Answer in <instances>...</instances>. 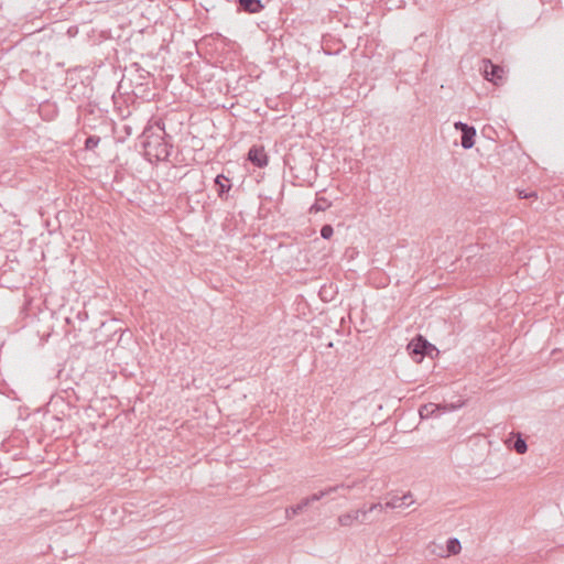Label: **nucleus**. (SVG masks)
<instances>
[{"mask_svg": "<svg viewBox=\"0 0 564 564\" xmlns=\"http://www.w3.org/2000/svg\"><path fill=\"white\" fill-rule=\"evenodd\" d=\"M375 509L383 510V506L381 503H372L368 508L347 512L338 517V522L343 527H350L354 522L365 523L369 520V517L372 514ZM373 520L375 518L370 519V521Z\"/></svg>", "mask_w": 564, "mask_h": 564, "instance_id": "nucleus-1", "label": "nucleus"}, {"mask_svg": "<svg viewBox=\"0 0 564 564\" xmlns=\"http://www.w3.org/2000/svg\"><path fill=\"white\" fill-rule=\"evenodd\" d=\"M148 155L154 156L158 161L167 160L171 155L172 145L162 137H149L144 142Z\"/></svg>", "mask_w": 564, "mask_h": 564, "instance_id": "nucleus-2", "label": "nucleus"}, {"mask_svg": "<svg viewBox=\"0 0 564 564\" xmlns=\"http://www.w3.org/2000/svg\"><path fill=\"white\" fill-rule=\"evenodd\" d=\"M410 356L415 362H420L426 355H431L436 348L422 336H416L408 345Z\"/></svg>", "mask_w": 564, "mask_h": 564, "instance_id": "nucleus-3", "label": "nucleus"}, {"mask_svg": "<svg viewBox=\"0 0 564 564\" xmlns=\"http://www.w3.org/2000/svg\"><path fill=\"white\" fill-rule=\"evenodd\" d=\"M454 127L462 133V147L466 150L471 149L475 144L476 129L462 121L455 122Z\"/></svg>", "mask_w": 564, "mask_h": 564, "instance_id": "nucleus-4", "label": "nucleus"}, {"mask_svg": "<svg viewBox=\"0 0 564 564\" xmlns=\"http://www.w3.org/2000/svg\"><path fill=\"white\" fill-rule=\"evenodd\" d=\"M482 64L484 65L481 67V72L484 74V77L487 80L492 82L494 84L497 85L498 82L503 78V74H505L503 68L500 67L499 65L494 64L489 59H484Z\"/></svg>", "mask_w": 564, "mask_h": 564, "instance_id": "nucleus-5", "label": "nucleus"}, {"mask_svg": "<svg viewBox=\"0 0 564 564\" xmlns=\"http://www.w3.org/2000/svg\"><path fill=\"white\" fill-rule=\"evenodd\" d=\"M248 160L257 167H264L268 165V155L263 147H251L248 151Z\"/></svg>", "mask_w": 564, "mask_h": 564, "instance_id": "nucleus-6", "label": "nucleus"}, {"mask_svg": "<svg viewBox=\"0 0 564 564\" xmlns=\"http://www.w3.org/2000/svg\"><path fill=\"white\" fill-rule=\"evenodd\" d=\"M214 184L217 191V195L220 199H227L228 193L231 188V182L224 174H219L215 177Z\"/></svg>", "mask_w": 564, "mask_h": 564, "instance_id": "nucleus-7", "label": "nucleus"}, {"mask_svg": "<svg viewBox=\"0 0 564 564\" xmlns=\"http://www.w3.org/2000/svg\"><path fill=\"white\" fill-rule=\"evenodd\" d=\"M414 502L413 497L410 492L403 495L402 497H392L390 500H388L383 506L384 508L389 509H397L402 507H408Z\"/></svg>", "mask_w": 564, "mask_h": 564, "instance_id": "nucleus-8", "label": "nucleus"}, {"mask_svg": "<svg viewBox=\"0 0 564 564\" xmlns=\"http://www.w3.org/2000/svg\"><path fill=\"white\" fill-rule=\"evenodd\" d=\"M238 6L241 11L248 13H259L264 8L261 0H238Z\"/></svg>", "mask_w": 564, "mask_h": 564, "instance_id": "nucleus-9", "label": "nucleus"}, {"mask_svg": "<svg viewBox=\"0 0 564 564\" xmlns=\"http://www.w3.org/2000/svg\"><path fill=\"white\" fill-rule=\"evenodd\" d=\"M440 410H441L440 405H437L435 403H426L420 408L419 413L422 419H427L433 415H436V413H438Z\"/></svg>", "mask_w": 564, "mask_h": 564, "instance_id": "nucleus-10", "label": "nucleus"}, {"mask_svg": "<svg viewBox=\"0 0 564 564\" xmlns=\"http://www.w3.org/2000/svg\"><path fill=\"white\" fill-rule=\"evenodd\" d=\"M306 508L307 505L304 501V499H302L297 505L291 506L285 509V517L286 519H292L294 516L303 513Z\"/></svg>", "mask_w": 564, "mask_h": 564, "instance_id": "nucleus-11", "label": "nucleus"}, {"mask_svg": "<svg viewBox=\"0 0 564 564\" xmlns=\"http://www.w3.org/2000/svg\"><path fill=\"white\" fill-rule=\"evenodd\" d=\"M512 449H514L518 454H524L528 451V445L525 440L518 435L517 440L511 445Z\"/></svg>", "mask_w": 564, "mask_h": 564, "instance_id": "nucleus-12", "label": "nucleus"}, {"mask_svg": "<svg viewBox=\"0 0 564 564\" xmlns=\"http://www.w3.org/2000/svg\"><path fill=\"white\" fill-rule=\"evenodd\" d=\"M462 545L458 539L451 538L447 540V551L449 554H458L460 552Z\"/></svg>", "mask_w": 564, "mask_h": 564, "instance_id": "nucleus-13", "label": "nucleus"}, {"mask_svg": "<svg viewBox=\"0 0 564 564\" xmlns=\"http://www.w3.org/2000/svg\"><path fill=\"white\" fill-rule=\"evenodd\" d=\"M349 488H350L349 486L341 484V485L327 487L321 491L324 494V498H325V497L330 496L332 494L339 492L340 490H348Z\"/></svg>", "mask_w": 564, "mask_h": 564, "instance_id": "nucleus-14", "label": "nucleus"}, {"mask_svg": "<svg viewBox=\"0 0 564 564\" xmlns=\"http://www.w3.org/2000/svg\"><path fill=\"white\" fill-rule=\"evenodd\" d=\"M99 142L100 138L98 135H89L85 141V149L91 151L98 147Z\"/></svg>", "mask_w": 564, "mask_h": 564, "instance_id": "nucleus-15", "label": "nucleus"}, {"mask_svg": "<svg viewBox=\"0 0 564 564\" xmlns=\"http://www.w3.org/2000/svg\"><path fill=\"white\" fill-rule=\"evenodd\" d=\"M324 498V494L319 490L318 492H315L308 497L303 498L306 502L307 507L311 506L314 502H317Z\"/></svg>", "mask_w": 564, "mask_h": 564, "instance_id": "nucleus-16", "label": "nucleus"}, {"mask_svg": "<svg viewBox=\"0 0 564 564\" xmlns=\"http://www.w3.org/2000/svg\"><path fill=\"white\" fill-rule=\"evenodd\" d=\"M333 234H334V228L329 224H326L321 228V237L323 239H330Z\"/></svg>", "mask_w": 564, "mask_h": 564, "instance_id": "nucleus-17", "label": "nucleus"}, {"mask_svg": "<svg viewBox=\"0 0 564 564\" xmlns=\"http://www.w3.org/2000/svg\"><path fill=\"white\" fill-rule=\"evenodd\" d=\"M327 207H329V203L325 198H322L317 203H315L311 209L319 212L325 210Z\"/></svg>", "mask_w": 564, "mask_h": 564, "instance_id": "nucleus-18", "label": "nucleus"}, {"mask_svg": "<svg viewBox=\"0 0 564 564\" xmlns=\"http://www.w3.org/2000/svg\"><path fill=\"white\" fill-rule=\"evenodd\" d=\"M519 195H520L521 198L536 197V193L535 192L525 193L524 191H521L519 193Z\"/></svg>", "mask_w": 564, "mask_h": 564, "instance_id": "nucleus-19", "label": "nucleus"}, {"mask_svg": "<svg viewBox=\"0 0 564 564\" xmlns=\"http://www.w3.org/2000/svg\"><path fill=\"white\" fill-rule=\"evenodd\" d=\"M156 126H158V128H159L161 131H163V132L165 133V131H164V123L158 122V123H156Z\"/></svg>", "mask_w": 564, "mask_h": 564, "instance_id": "nucleus-20", "label": "nucleus"}, {"mask_svg": "<svg viewBox=\"0 0 564 564\" xmlns=\"http://www.w3.org/2000/svg\"><path fill=\"white\" fill-rule=\"evenodd\" d=\"M382 510H379V509H375V511L372 513H381Z\"/></svg>", "mask_w": 564, "mask_h": 564, "instance_id": "nucleus-21", "label": "nucleus"}]
</instances>
